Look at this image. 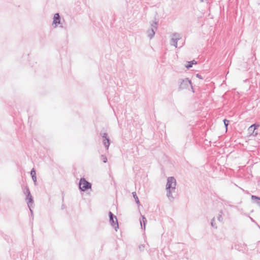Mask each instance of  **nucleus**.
I'll use <instances>...</instances> for the list:
<instances>
[{
  "mask_svg": "<svg viewBox=\"0 0 260 260\" xmlns=\"http://www.w3.org/2000/svg\"><path fill=\"white\" fill-rule=\"evenodd\" d=\"M101 136H102L103 138V143L106 147V149H108L110 145V139L108 137V134L106 133H104L103 134H100Z\"/></svg>",
  "mask_w": 260,
  "mask_h": 260,
  "instance_id": "0eeeda50",
  "label": "nucleus"
},
{
  "mask_svg": "<svg viewBox=\"0 0 260 260\" xmlns=\"http://www.w3.org/2000/svg\"><path fill=\"white\" fill-rule=\"evenodd\" d=\"M133 196L138 206L140 205V202L136 192H132Z\"/></svg>",
  "mask_w": 260,
  "mask_h": 260,
  "instance_id": "ddd939ff",
  "label": "nucleus"
},
{
  "mask_svg": "<svg viewBox=\"0 0 260 260\" xmlns=\"http://www.w3.org/2000/svg\"><path fill=\"white\" fill-rule=\"evenodd\" d=\"M197 61L194 60H193L191 61H188L187 64L185 66L187 69H190L192 67L193 64H197Z\"/></svg>",
  "mask_w": 260,
  "mask_h": 260,
  "instance_id": "4468645a",
  "label": "nucleus"
},
{
  "mask_svg": "<svg viewBox=\"0 0 260 260\" xmlns=\"http://www.w3.org/2000/svg\"><path fill=\"white\" fill-rule=\"evenodd\" d=\"M79 189L82 191H86L91 188V184L88 182L84 178H81L79 183Z\"/></svg>",
  "mask_w": 260,
  "mask_h": 260,
  "instance_id": "7ed1b4c3",
  "label": "nucleus"
},
{
  "mask_svg": "<svg viewBox=\"0 0 260 260\" xmlns=\"http://www.w3.org/2000/svg\"><path fill=\"white\" fill-rule=\"evenodd\" d=\"M101 158L104 163H106L107 162V158L106 155H103V154L101 155Z\"/></svg>",
  "mask_w": 260,
  "mask_h": 260,
  "instance_id": "a211bd4d",
  "label": "nucleus"
},
{
  "mask_svg": "<svg viewBox=\"0 0 260 260\" xmlns=\"http://www.w3.org/2000/svg\"><path fill=\"white\" fill-rule=\"evenodd\" d=\"M26 200H27V203L29 208H30V204H32L34 202L32 197L30 194L29 196L26 197Z\"/></svg>",
  "mask_w": 260,
  "mask_h": 260,
  "instance_id": "9b49d317",
  "label": "nucleus"
},
{
  "mask_svg": "<svg viewBox=\"0 0 260 260\" xmlns=\"http://www.w3.org/2000/svg\"><path fill=\"white\" fill-rule=\"evenodd\" d=\"M53 23L56 25L60 24V17L59 13H55L54 15Z\"/></svg>",
  "mask_w": 260,
  "mask_h": 260,
  "instance_id": "6e6552de",
  "label": "nucleus"
},
{
  "mask_svg": "<svg viewBox=\"0 0 260 260\" xmlns=\"http://www.w3.org/2000/svg\"><path fill=\"white\" fill-rule=\"evenodd\" d=\"M158 24V20L156 17H154V20L150 22L151 28L147 31V36L150 39L153 38L155 31L157 29Z\"/></svg>",
  "mask_w": 260,
  "mask_h": 260,
  "instance_id": "f03ea898",
  "label": "nucleus"
},
{
  "mask_svg": "<svg viewBox=\"0 0 260 260\" xmlns=\"http://www.w3.org/2000/svg\"><path fill=\"white\" fill-rule=\"evenodd\" d=\"M109 215L110 224L117 231V229H118L119 226L116 216H115L111 211L109 212Z\"/></svg>",
  "mask_w": 260,
  "mask_h": 260,
  "instance_id": "20e7f679",
  "label": "nucleus"
},
{
  "mask_svg": "<svg viewBox=\"0 0 260 260\" xmlns=\"http://www.w3.org/2000/svg\"><path fill=\"white\" fill-rule=\"evenodd\" d=\"M142 219H140V224L142 229L145 230L147 219L144 215H141Z\"/></svg>",
  "mask_w": 260,
  "mask_h": 260,
  "instance_id": "9d476101",
  "label": "nucleus"
},
{
  "mask_svg": "<svg viewBox=\"0 0 260 260\" xmlns=\"http://www.w3.org/2000/svg\"><path fill=\"white\" fill-rule=\"evenodd\" d=\"M196 77L200 79H203L202 76L199 74H196Z\"/></svg>",
  "mask_w": 260,
  "mask_h": 260,
  "instance_id": "b1692460",
  "label": "nucleus"
},
{
  "mask_svg": "<svg viewBox=\"0 0 260 260\" xmlns=\"http://www.w3.org/2000/svg\"><path fill=\"white\" fill-rule=\"evenodd\" d=\"M167 190V196L169 200L170 201H173L174 199V198L173 197L172 195V192H174L175 190H173L172 189H166Z\"/></svg>",
  "mask_w": 260,
  "mask_h": 260,
  "instance_id": "1a4fd4ad",
  "label": "nucleus"
},
{
  "mask_svg": "<svg viewBox=\"0 0 260 260\" xmlns=\"http://www.w3.org/2000/svg\"><path fill=\"white\" fill-rule=\"evenodd\" d=\"M201 2L203 3L204 2V0H200Z\"/></svg>",
  "mask_w": 260,
  "mask_h": 260,
  "instance_id": "a878e982",
  "label": "nucleus"
},
{
  "mask_svg": "<svg viewBox=\"0 0 260 260\" xmlns=\"http://www.w3.org/2000/svg\"><path fill=\"white\" fill-rule=\"evenodd\" d=\"M32 179L35 183V184H37V177L36 176H31Z\"/></svg>",
  "mask_w": 260,
  "mask_h": 260,
  "instance_id": "4be33fe9",
  "label": "nucleus"
},
{
  "mask_svg": "<svg viewBox=\"0 0 260 260\" xmlns=\"http://www.w3.org/2000/svg\"><path fill=\"white\" fill-rule=\"evenodd\" d=\"M29 210H30V213H31V216H32L33 215L32 210L30 208H29Z\"/></svg>",
  "mask_w": 260,
  "mask_h": 260,
  "instance_id": "393cba45",
  "label": "nucleus"
},
{
  "mask_svg": "<svg viewBox=\"0 0 260 260\" xmlns=\"http://www.w3.org/2000/svg\"><path fill=\"white\" fill-rule=\"evenodd\" d=\"M176 181L174 177H169L167 179L166 189L175 190Z\"/></svg>",
  "mask_w": 260,
  "mask_h": 260,
  "instance_id": "39448f33",
  "label": "nucleus"
},
{
  "mask_svg": "<svg viewBox=\"0 0 260 260\" xmlns=\"http://www.w3.org/2000/svg\"><path fill=\"white\" fill-rule=\"evenodd\" d=\"M214 221H215V218H213L212 220H211V225L212 227L213 228H217V226H216V224H215V223L214 222Z\"/></svg>",
  "mask_w": 260,
  "mask_h": 260,
  "instance_id": "aec40b11",
  "label": "nucleus"
},
{
  "mask_svg": "<svg viewBox=\"0 0 260 260\" xmlns=\"http://www.w3.org/2000/svg\"><path fill=\"white\" fill-rule=\"evenodd\" d=\"M36 171L34 169H32L31 171H30V175L31 176H36Z\"/></svg>",
  "mask_w": 260,
  "mask_h": 260,
  "instance_id": "412c9836",
  "label": "nucleus"
},
{
  "mask_svg": "<svg viewBox=\"0 0 260 260\" xmlns=\"http://www.w3.org/2000/svg\"><path fill=\"white\" fill-rule=\"evenodd\" d=\"M251 199L252 200H256L255 203L260 206V198L256 196L252 195L251 196Z\"/></svg>",
  "mask_w": 260,
  "mask_h": 260,
  "instance_id": "2eb2a0df",
  "label": "nucleus"
},
{
  "mask_svg": "<svg viewBox=\"0 0 260 260\" xmlns=\"http://www.w3.org/2000/svg\"><path fill=\"white\" fill-rule=\"evenodd\" d=\"M258 126H259L258 125H256V124H253L249 127L248 131L249 132V133L252 132V133H253L255 129H256Z\"/></svg>",
  "mask_w": 260,
  "mask_h": 260,
  "instance_id": "f8f14e48",
  "label": "nucleus"
},
{
  "mask_svg": "<svg viewBox=\"0 0 260 260\" xmlns=\"http://www.w3.org/2000/svg\"><path fill=\"white\" fill-rule=\"evenodd\" d=\"M178 83L179 84V89L180 90L189 89L190 87L193 92H194L191 81L188 78L180 79L178 81Z\"/></svg>",
  "mask_w": 260,
  "mask_h": 260,
  "instance_id": "f257e3e1",
  "label": "nucleus"
},
{
  "mask_svg": "<svg viewBox=\"0 0 260 260\" xmlns=\"http://www.w3.org/2000/svg\"><path fill=\"white\" fill-rule=\"evenodd\" d=\"M24 193L26 194V197L29 196L30 194H31L29 189L27 186H26L25 187Z\"/></svg>",
  "mask_w": 260,
  "mask_h": 260,
  "instance_id": "dca6fc26",
  "label": "nucleus"
},
{
  "mask_svg": "<svg viewBox=\"0 0 260 260\" xmlns=\"http://www.w3.org/2000/svg\"><path fill=\"white\" fill-rule=\"evenodd\" d=\"M181 39L180 34L177 32L174 33L172 35V38L171 39L170 44L176 48L177 47V42Z\"/></svg>",
  "mask_w": 260,
  "mask_h": 260,
  "instance_id": "423d86ee",
  "label": "nucleus"
},
{
  "mask_svg": "<svg viewBox=\"0 0 260 260\" xmlns=\"http://www.w3.org/2000/svg\"><path fill=\"white\" fill-rule=\"evenodd\" d=\"M219 213L220 214L218 215L217 219L219 221L222 222L223 221V217L222 216L223 212L221 210Z\"/></svg>",
  "mask_w": 260,
  "mask_h": 260,
  "instance_id": "f3484780",
  "label": "nucleus"
},
{
  "mask_svg": "<svg viewBox=\"0 0 260 260\" xmlns=\"http://www.w3.org/2000/svg\"><path fill=\"white\" fill-rule=\"evenodd\" d=\"M144 245H141L139 246V248L140 251H143L144 249Z\"/></svg>",
  "mask_w": 260,
  "mask_h": 260,
  "instance_id": "5701e85b",
  "label": "nucleus"
},
{
  "mask_svg": "<svg viewBox=\"0 0 260 260\" xmlns=\"http://www.w3.org/2000/svg\"><path fill=\"white\" fill-rule=\"evenodd\" d=\"M223 123H224V126H225L226 129H227V127L229 125V121L226 119H224L223 120Z\"/></svg>",
  "mask_w": 260,
  "mask_h": 260,
  "instance_id": "6ab92c4d",
  "label": "nucleus"
}]
</instances>
